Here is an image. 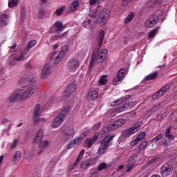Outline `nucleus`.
Masks as SVG:
<instances>
[{
	"mask_svg": "<svg viewBox=\"0 0 177 177\" xmlns=\"http://www.w3.org/2000/svg\"><path fill=\"white\" fill-rule=\"evenodd\" d=\"M80 66H81V62L78 58L72 57L68 60L67 68L70 71H77Z\"/></svg>",
	"mask_w": 177,
	"mask_h": 177,
	"instance_id": "423d86ee",
	"label": "nucleus"
},
{
	"mask_svg": "<svg viewBox=\"0 0 177 177\" xmlns=\"http://www.w3.org/2000/svg\"><path fill=\"white\" fill-rule=\"evenodd\" d=\"M49 145V142L48 140H44L41 144L39 145L40 151H38V155L42 154L44 149H46V147Z\"/></svg>",
	"mask_w": 177,
	"mask_h": 177,
	"instance_id": "393cba45",
	"label": "nucleus"
},
{
	"mask_svg": "<svg viewBox=\"0 0 177 177\" xmlns=\"http://www.w3.org/2000/svg\"><path fill=\"white\" fill-rule=\"evenodd\" d=\"M81 160H80L79 159H76L75 162L73 163L72 167L69 169L70 172L74 171V169H75V168L77 167V165H78V163L80 162Z\"/></svg>",
	"mask_w": 177,
	"mask_h": 177,
	"instance_id": "6e6d98bb",
	"label": "nucleus"
},
{
	"mask_svg": "<svg viewBox=\"0 0 177 177\" xmlns=\"http://www.w3.org/2000/svg\"><path fill=\"white\" fill-rule=\"evenodd\" d=\"M17 63V59H16V55H11L10 57V60L8 62V64L10 66H15Z\"/></svg>",
	"mask_w": 177,
	"mask_h": 177,
	"instance_id": "7c9ffc66",
	"label": "nucleus"
},
{
	"mask_svg": "<svg viewBox=\"0 0 177 177\" xmlns=\"http://www.w3.org/2000/svg\"><path fill=\"white\" fill-rule=\"evenodd\" d=\"M111 128H113V126H111V124L102 128L101 129V131H102V135L109 133V132H110V131H114V129H111Z\"/></svg>",
	"mask_w": 177,
	"mask_h": 177,
	"instance_id": "c9c22d12",
	"label": "nucleus"
},
{
	"mask_svg": "<svg viewBox=\"0 0 177 177\" xmlns=\"http://www.w3.org/2000/svg\"><path fill=\"white\" fill-rule=\"evenodd\" d=\"M111 15V12H110V10L103 9L100 11V13L97 19V23H99V24H101V26H105V24L109 21Z\"/></svg>",
	"mask_w": 177,
	"mask_h": 177,
	"instance_id": "39448f33",
	"label": "nucleus"
},
{
	"mask_svg": "<svg viewBox=\"0 0 177 177\" xmlns=\"http://www.w3.org/2000/svg\"><path fill=\"white\" fill-rule=\"evenodd\" d=\"M171 131H172V127L170 126L166 130L165 136L169 140H174V139H175V137L174 136V135L171 134Z\"/></svg>",
	"mask_w": 177,
	"mask_h": 177,
	"instance_id": "a878e982",
	"label": "nucleus"
},
{
	"mask_svg": "<svg viewBox=\"0 0 177 177\" xmlns=\"http://www.w3.org/2000/svg\"><path fill=\"white\" fill-rule=\"evenodd\" d=\"M147 149V141H142L140 145L136 151V156H139L142 151Z\"/></svg>",
	"mask_w": 177,
	"mask_h": 177,
	"instance_id": "aec40b11",
	"label": "nucleus"
},
{
	"mask_svg": "<svg viewBox=\"0 0 177 177\" xmlns=\"http://www.w3.org/2000/svg\"><path fill=\"white\" fill-rule=\"evenodd\" d=\"M44 136V131H42V129H39L37 131V136L35 138V143H41V142H42V138Z\"/></svg>",
	"mask_w": 177,
	"mask_h": 177,
	"instance_id": "b1692460",
	"label": "nucleus"
},
{
	"mask_svg": "<svg viewBox=\"0 0 177 177\" xmlns=\"http://www.w3.org/2000/svg\"><path fill=\"white\" fill-rule=\"evenodd\" d=\"M163 136H164V134L158 135L156 137H155L151 140V143H157L158 140H161V139H162Z\"/></svg>",
	"mask_w": 177,
	"mask_h": 177,
	"instance_id": "37998d69",
	"label": "nucleus"
},
{
	"mask_svg": "<svg viewBox=\"0 0 177 177\" xmlns=\"http://www.w3.org/2000/svg\"><path fill=\"white\" fill-rule=\"evenodd\" d=\"M20 86H22V88H24V86H27L28 84H30V82H28V79L26 78H21L19 80V82Z\"/></svg>",
	"mask_w": 177,
	"mask_h": 177,
	"instance_id": "e433bc0d",
	"label": "nucleus"
},
{
	"mask_svg": "<svg viewBox=\"0 0 177 177\" xmlns=\"http://www.w3.org/2000/svg\"><path fill=\"white\" fill-rule=\"evenodd\" d=\"M142 125H143V122L142 121L137 122L133 124L132 127H131V129H132L134 133H136V132H138V128H140Z\"/></svg>",
	"mask_w": 177,
	"mask_h": 177,
	"instance_id": "c85d7f7f",
	"label": "nucleus"
},
{
	"mask_svg": "<svg viewBox=\"0 0 177 177\" xmlns=\"http://www.w3.org/2000/svg\"><path fill=\"white\" fill-rule=\"evenodd\" d=\"M139 141L137 140V138H136L135 140H133L131 142H130V146H136V144L138 143Z\"/></svg>",
	"mask_w": 177,
	"mask_h": 177,
	"instance_id": "69168bd1",
	"label": "nucleus"
},
{
	"mask_svg": "<svg viewBox=\"0 0 177 177\" xmlns=\"http://www.w3.org/2000/svg\"><path fill=\"white\" fill-rule=\"evenodd\" d=\"M102 126V122H99V123H97V124H95L94 126H93V129L95 130V131H96V130H97V129H99V128H100V127Z\"/></svg>",
	"mask_w": 177,
	"mask_h": 177,
	"instance_id": "0e129e2a",
	"label": "nucleus"
},
{
	"mask_svg": "<svg viewBox=\"0 0 177 177\" xmlns=\"http://www.w3.org/2000/svg\"><path fill=\"white\" fill-rule=\"evenodd\" d=\"M44 16H45V9L39 8L37 14V18L39 19H44Z\"/></svg>",
	"mask_w": 177,
	"mask_h": 177,
	"instance_id": "4c0bfd02",
	"label": "nucleus"
},
{
	"mask_svg": "<svg viewBox=\"0 0 177 177\" xmlns=\"http://www.w3.org/2000/svg\"><path fill=\"white\" fill-rule=\"evenodd\" d=\"M158 23V16L152 15L145 21V27L147 28H151Z\"/></svg>",
	"mask_w": 177,
	"mask_h": 177,
	"instance_id": "9d476101",
	"label": "nucleus"
},
{
	"mask_svg": "<svg viewBox=\"0 0 177 177\" xmlns=\"http://www.w3.org/2000/svg\"><path fill=\"white\" fill-rule=\"evenodd\" d=\"M37 91V86L32 85L29 86L27 90L21 89L15 91L9 97L10 102H21V100H27L31 97Z\"/></svg>",
	"mask_w": 177,
	"mask_h": 177,
	"instance_id": "f257e3e1",
	"label": "nucleus"
},
{
	"mask_svg": "<svg viewBox=\"0 0 177 177\" xmlns=\"http://www.w3.org/2000/svg\"><path fill=\"white\" fill-rule=\"evenodd\" d=\"M133 133H135L133 132L132 129L129 128L122 133V136L123 138H129V136H131V135H133Z\"/></svg>",
	"mask_w": 177,
	"mask_h": 177,
	"instance_id": "bb28decb",
	"label": "nucleus"
},
{
	"mask_svg": "<svg viewBox=\"0 0 177 177\" xmlns=\"http://www.w3.org/2000/svg\"><path fill=\"white\" fill-rule=\"evenodd\" d=\"M132 96L131 95H127L122 98L118 99L115 101L113 106H118V104H121V103H124V102H127L128 99H131Z\"/></svg>",
	"mask_w": 177,
	"mask_h": 177,
	"instance_id": "4be33fe9",
	"label": "nucleus"
},
{
	"mask_svg": "<svg viewBox=\"0 0 177 177\" xmlns=\"http://www.w3.org/2000/svg\"><path fill=\"white\" fill-rule=\"evenodd\" d=\"M9 15L3 13L0 15V27H5L8 25Z\"/></svg>",
	"mask_w": 177,
	"mask_h": 177,
	"instance_id": "2eb2a0df",
	"label": "nucleus"
},
{
	"mask_svg": "<svg viewBox=\"0 0 177 177\" xmlns=\"http://www.w3.org/2000/svg\"><path fill=\"white\" fill-rule=\"evenodd\" d=\"M127 68H122L120 69L117 73V75L115 77H114L113 80V85H118L119 84H121L122 82V80H124V77L125 75H127Z\"/></svg>",
	"mask_w": 177,
	"mask_h": 177,
	"instance_id": "6e6552de",
	"label": "nucleus"
},
{
	"mask_svg": "<svg viewBox=\"0 0 177 177\" xmlns=\"http://www.w3.org/2000/svg\"><path fill=\"white\" fill-rule=\"evenodd\" d=\"M106 149L105 148H103L102 147H100V148L98 149L97 153L100 156H102V154H104V153H106Z\"/></svg>",
	"mask_w": 177,
	"mask_h": 177,
	"instance_id": "052dcab7",
	"label": "nucleus"
},
{
	"mask_svg": "<svg viewBox=\"0 0 177 177\" xmlns=\"http://www.w3.org/2000/svg\"><path fill=\"white\" fill-rule=\"evenodd\" d=\"M133 165H126V168H127V172H131V171H132V168H133Z\"/></svg>",
	"mask_w": 177,
	"mask_h": 177,
	"instance_id": "338daca9",
	"label": "nucleus"
},
{
	"mask_svg": "<svg viewBox=\"0 0 177 177\" xmlns=\"http://www.w3.org/2000/svg\"><path fill=\"white\" fill-rule=\"evenodd\" d=\"M19 4V0H9L8 1V7L9 8H15V6H17Z\"/></svg>",
	"mask_w": 177,
	"mask_h": 177,
	"instance_id": "a19ab883",
	"label": "nucleus"
},
{
	"mask_svg": "<svg viewBox=\"0 0 177 177\" xmlns=\"http://www.w3.org/2000/svg\"><path fill=\"white\" fill-rule=\"evenodd\" d=\"M64 57L63 55H60V53H59L54 59V64H59V62H62Z\"/></svg>",
	"mask_w": 177,
	"mask_h": 177,
	"instance_id": "79ce46f5",
	"label": "nucleus"
},
{
	"mask_svg": "<svg viewBox=\"0 0 177 177\" xmlns=\"http://www.w3.org/2000/svg\"><path fill=\"white\" fill-rule=\"evenodd\" d=\"M104 39V31L101 30L99 33L98 38L97 39V42L99 48H102V46L103 45Z\"/></svg>",
	"mask_w": 177,
	"mask_h": 177,
	"instance_id": "5701e85b",
	"label": "nucleus"
},
{
	"mask_svg": "<svg viewBox=\"0 0 177 177\" xmlns=\"http://www.w3.org/2000/svg\"><path fill=\"white\" fill-rule=\"evenodd\" d=\"M54 99H55V97H52L50 100L47 101V102L46 104V109H48V107H50L53 104Z\"/></svg>",
	"mask_w": 177,
	"mask_h": 177,
	"instance_id": "4d7b16f0",
	"label": "nucleus"
},
{
	"mask_svg": "<svg viewBox=\"0 0 177 177\" xmlns=\"http://www.w3.org/2000/svg\"><path fill=\"white\" fill-rule=\"evenodd\" d=\"M85 154V149H82L80 154L78 155L77 160H82V158L84 157V155Z\"/></svg>",
	"mask_w": 177,
	"mask_h": 177,
	"instance_id": "680f3d73",
	"label": "nucleus"
},
{
	"mask_svg": "<svg viewBox=\"0 0 177 177\" xmlns=\"http://www.w3.org/2000/svg\"><path fill=\"white\" fill-rule=\"evenodd\" d=\"M134 106H135V102L133 101L130 102H127L120 106H118L115 109V111H117V113H122V111L129 110V109H132V107H134Z\"/></svg>",
	"mask_w": 177,
	"mask_h": 177,
	"instance_id": "f8f14e48",
	"label": "nucleus"
},
{
	"mask_svg": "<svg viewBox=\"0 0 177 177\" xmlns=\"http://www.w3.org/2000/svg\"><path fill=\"white\" fill-rule=\"evenodd\" d=\"M53 28L55 30L56 32H58V34H60L63 30H64V26H63V24L60 21H57L53 24Z\"/></svg>",
	"mask_w": 177,
	"mask_h": 177,
	"instance_id": "a211bd4d",
	"label": "nucleus"
},
{
	"mask_svg": "<svg viewBox=\"0 0 177 177\" xmlns=\"http://www.w3.org/2000/svg\"><path fill=\"white\" fill-rule=\"evenodd\" d=\"M98 137L97 136L95 135L91 139L88 138L86 140V145H87L88 149H91L93 145L95 143L96 140H97Z\"/></svg>",
	"mask_w": 177,
	"mask_h": 177,
	"instance_id": "412c9836",
	"label": "nucleus"
},
{
	"mask_svg": "<svg viewBox=\"0 0 177 177\" xmlns=\"http://www.w3.org/2000/svg\"><path fill=\"white\" fill-rule=\"evenodd\" d=\"M146 137V133L145 132H141L136 138L138 142H140V140H143Z\"/></svg>",
	"mask_w": 177,
	"mask_h": 177,
	"instance_id": "603ef678",
	"label": "nucleus"
},
{
	"mask_svg": "<svg viewBox=\"0 0 177 177\" xmlns=\"http://www.w3.org/2000/svg\"><path fill=\"white\" fill-rule=\"evenodd\" d=\"M84 24L86 28H88V30H92V28H93V21L90 19H86Z\"/></svg>",
	"mask_w": 177,
	"mask_h": 177,
	"instance_id": "cd10ccee",
	"label": "nucleus"
},
{
	"mask_svg": "<svg viewBox=\"0 0 177 177\" xmlns=\"http://www.w3.org/2000/svg\"><path fill=\"white\" fill-rule=\"evenodd\" d=\"M95 164V160L92 158L87 159L86 161L83 162L81 165L80 168L81 169H86L88 167H91Z\"/></svg>",
	"mask_w": 177,
	"mask_h": 177,
	"instance_id": "6ab92c4d",
	"label": "nucleus"
},
{
	"mask_svg": "<svg viewBox=\"0 0 177 177\" xmlns=\"http://www.w3.org/2000/svg\"><path fill=\"white\" fill-rule=\"evenodd\" d=\"M135 162H136V160H135V156H130L129 160L127 161V165L135 166Z\"/></svg>",
	"mask_w": 177,
	"mask_h": 177,
	"instance_id": "c03bdc74",
	"label": "nucleus"
},
{
	"mask_svg": "<svg viewBox=\"0 0 177 177\" xmlns=\"http://www.w3.org/2000/svg\"><path fill=\"white\" fill-rule=\"evenodd\" d=\"M125 124V120L123 118L118 119L113 124H111V129H117V128H120L122 127Z\"/></svg>",
	"mask_w": 177,
	"mask_h": 177,
	"instance_id": "dca6fc26",
	"label": "nucleus"
},
{
	"mask_svg": "<svg viewBox=\"0 0 177 177\" xmlns=\"http://www.w3.org/2000/svg\"><path fill=\"white\" fill-rule=\"evenodd\" d=\"M133 17H135V14L133 12H130L127 18L124 19V24H128V23H131L132 20L133 19Z\"/></svg>",
	"mask_w": 177,
	"mask_h": 177,
	"instance_id": "72a5a7b5",
	"label": "nucleus"
},
{
	"mask_svg": "<svg viewBox=\"0 0 177 177\" xmlns=\"http://www.w3.org/2000/svg\"><path fill=\"white\" fill-rule=\"evenodd\" d=\"M114 138V135H108L106 136L101 142L100 147L106 149L109 148V144L111 140H113V138Z\"/></svg>",
	"mask_w": 177,
	"mask_h": 177,
	"instance_id": "ddd939ff",
	"label": "nucleus"
},
{
	"mask_svg": "<svg viewBox=\"0 0 177 177\" xmlns=\"http://www.w3.org/2000/svg\"><path fill=\"white\" fill-rule=\"evenodd\" d=\"M64 114H66V111H62L53 120L52 122L53 128H57V127H60V125L63 124V122L66 118L64 117Z\"/></svg>",
	"mask_w": 177,
	"mask_h": 177,
	"instance_id": "1a4fd4ad",
	"label": "nucleus"
},
{
	"mask_svg": "<svg viewBox=\"0 0 177 177\" xmlns=\"http://www.w3.org/2000/svg\"><path fill=\"white\" fill-rule=\"evenodd\" d=\"M158 77V72H153V73H150L148 76H147V81H152L153 80H156Z\"/></svg>",
	"mask_w": 177,
	"mask_h": 177,
	"instance_id": "c756f323",
	"label": "nucleus"
},
{
	"mask_svg": "<svg viewBox=\"0 0 177 177\" xmlns=\"http://www.w3.org/2000/svg\"><path fill=\"white\" fill-rule=\"evenodd\" d=\"M133 2V0H122L121 1V6H128L131 5Z\"/></svg>",
	"mask_w": 177,
	"mask_h": 177,
	"instance_id": "09e8293b",
	"label": "nucleus"
},
{
	"mask_svg": "<svg viewBox=\"0 0 177 177\" xmlns=\"http://www.w3.org/2000/svg\"><path fill=\"white\" fill-rule=\"evenodd\" d=\"M61 130L62 131V140H64V142L71 140L75 136V131L73 127H63Z\"/></svg>",
	"mask_w": 177,
	"mask_h": 177,
	"instance_id": "7ed1b4c3",
	"label": "nucleus"
},
{
	"mask_svg": "<svg viewBox=\"0 0 177 177\" xmlns=\"http://www.w3.org/2000/svg\"><path fill=\"white\" fill-rule=\"evenodd\" d=\"M16 146H17V140H13V141L10 143V149H16Z\"/></svg>",
	"mask_w": 177,
	"mask_h": 177,
	"instance_id": "13d9d810",
	"label": "nucleus"
},
{
	"mask_svg": "<svg viewBox=\"0 0 177 177\" xmlns=\"http://www.w3.org/2000/svg\"><path fill=\"white\" fill-rule=\"evenodd\" d=\"M62 111H65L64 118H66V115H67V113L70 111V106H66Z\"/></svg>",
	"mask_w": 177,
	"mask_h": 177,
	"instance_id": "774afa93",
	"label": "nucleus"
},
{
	"mask_svg": "<svg viewBox=\"0 0 177 177\" xmlns=\"http://www.w3.org/2000/svg\"><path fill=\"white\" fill-rule=\"evenodd\" d=\"M77 145V138H74L73 140H71L68 145H67V149L68 150H70V149H73L74 146Z\"/></svg>",
	"mask_w": 177,
	"mask_h": 177,
	"instance_id": "ea45409f",
	"label": "nucleus"
},
{
	"mask_svg": "<svg viewBox=\"0 0 177 177\" xmlns=\"http://www.w3.org/2000/svg\"><path fill=\"white\" fill-rule=\"evenodd\" d=\"M79 5L80 4L78 3V1H74L72 3L71 10H73V12H75V10H77V9H78Z\"/></svg>",
	"mask_w": 177,
	"mask_h": 177,
	"instance_id": "de8ad7c7",
	"label": "nucleus"
},
{
	"mask_svg": "<svg viewBox=\"0 0 177 177\" xmlns=\"http://www.w3.org/2000/svg\"><path fill=\"white\" fill-rule=\"evenodd\" d=\"M107 57V49L103 48L101 50L96 48L93 52L90 63L88 65L89 68L93 67L95 60L97 63H102Z\"/></svg>",
	"mask_w": 177,
	"mask_h": 177,
	"instance_id": "f03ea898",
	"label": "nucleus"
},
{
	"mask_svg": "<svg viewBox=\"0 0 177 177\" xmlns=\"http://www.w3.org/2000/svg\"><path fill=\"white\" fill-rule=\"evenodd\" d=\"M169 89H171V85L169 84H167L165 86H163L160 90V93L161 95H163L165 93H167V92H168V91H169Z\"/></svg>",
	"mask_w": 177,
	"mask_h": 177,
	"instance_id": "58836bf2",
	"label": "nucleus"
},
{
	"mask_svg": "<svg viewBox=\"0 0 177 177\" xmlns=\"http://www.w3.org/2000/svg\"><path fill=\"white\" fill-rule=\"evenodd\" d=\"M21 55H22L25 59H27L28 57V56H30V49L28 47H26L21 52Z\"/></svg>",
	"mask_w": 177,
	"mask_h": 177,
	"instance_id": "f704fd0d",
	"label": "nucleus"
},
{
	"mask_svg": "<svg viewBox=\"0 0 177 177\" xmlns=\"http://www.w3.org/2000/svg\"><path fill=\"white\" fill-rule=\"evenodd\" d=\"M17 158H19L20 160V158H21V153H20L19 151H17L15 152V153L14 154V156L12 158V161H16V160H17Z\"/></svg>",
	"mask_w": 177,
	"mask_h": 177,
	"instance_id": "3c124183",
	"label": "nucleus"
},
{
	"mask_svg": "<svg viewBox=\"0 0 177 177\" xmlns=\"http://www.w3.org/2000/svg\"><path fill=\"white\" fill-rule=\"evenodd\" d=\"M63 12H64V7H60L59 9L55 10V15H56L57 16H61Z\"/></svg>",
	"mask_w": 177,
	"mask_h": 177,
	"instance_id": "5fc2aeb1",
	"label": "nucleus"
},
{
	"mask_svg": "<svg viewBox=\"0 0 177 177\" xmlns=\"http://www.w3.org/2000/svg\"><path fill=\"white\" fill-rule=\"evenodd\" d=\"M99 82L101 85H106L107 84V76L103 75L100 80Z\"/></svg>",
	"mask_w": 177,
	"mask_h": 177,
	"instance_id": "49530a36",
	"label": "nucleus"
},
{
	"mask_svg": "<svg viewBox=\"0 0 177 177\" xmlns=\"http://www.w3.org/2000/svg\"><path fill=\"white\" fill-rule=\"evenodd\" d=\"M105 168H107V164L102 162L100 164L97 169L98 171H103V169H105Z\"/></svg>",
	"mask_w": 177,
	"mask_h": 177,
	"instance_id": "bf43d9fd",
	"label": "nucleus"
},
{
	"mask_svg": "<svg viewBox=\"0 0 177 177\" xmlns=\"http://www.w3.org/2000/svg\"><path fill=\"white\" fill-rule=\"evenodd\" d=\"M16 59H17V62H21L22 60H24V59H26L25 57H24V56L22 55V54H21L19 56H16Z\"/></svg>",
	"mask_w": 177,
	"mask_h": 177,
	"instance_id": "e2e57ef3",
	"label": "nucleus"
},
{
	"mask_svg": "<svg viewBox=\"0 0 177 177\" xmlns=\"http://www.w3.org/2000/svg\"><path fill=\"white\" fill-rule=\"evenodd\" d=\"M41 115V105L39 104H37L34 108L33 111V122L37 124V122H39L41 119H39V116Z\"/></svg>",
	"mask_w": 177,
	"mask_h": 177,
	"instance_id": "9b49d317",
	"label": "nucleus"
},
{
	"mask_svg": "<svg viewBox=\"0 0 177 177\" xmlns=\"http://www.w3.org/2000/svg\"><path fill=\"white\" fill-rule=\"evenodd\" d=\"M35 45H37V40H30L28 42V46H26V48H28V49H31V48H34Z\"/></svg>",
	"mask_w": 177,
	"mask_h": 177,
	"instance_id": "864d4df0",
	"label": "nucleus"
},
{
	"mask_svg": "<svg viewBox=\"0 0 177 177\" xmlns=\"http://www.w3.org/2000/svg\"><path fill=\"white\" fill-rule=\"evenodd\" d=\"M157 32H158V28H156L155 29L152 30L149 34V38H154V37H156V34H157Z\"/></svg>",
	"mask_w": 177,
	"mask_h": 177,
	"instance_id": "a18cd8bd",
	"label": "nucleus"
},
{
	"mask_svg": "<svg viewBox=\"0 0 177 177\" xmlns=\"http://www.w3.org/2000/svg\"><path fill=\"white\" fill-rule=\"evenodd\" d=\"M99 97V93L97 91L93 90L87 94V100L91 102V100H96Z\"/></svg>",
	"mask_w": 177,
	"mask_h": 177,
	"instance_id": "f3484780",
	"label": "nucleus"
},
{
	"mask_svg": "<svg viewBox=\"0 0 177 177\" xmlns=\"http://www.w3.org/2000/svg\"><path fill=\"white\" fill-rule=\"evenodd\" d=\"M68 52V45L65 44L61 48V50L59 53L61 56H65L66 53Z\"/></svg>",
	"mask_w": 177,
	"mask_h": 177,
	"instance_id": "2f4dec72",
	"label": "nucleus"
},
{
	"mask_svg": "<svg viewBox=\"0 0 177 177\" xmlns=\"http://www.w3.org/2000/svg\"><path fill=\"white\" fill-rule=\"evenodd\" d=\"M50 70H52L50 65H49V64H46L42 68L41 77L43 80L46 78V77L50 74Z\"/></svg>",
	"mask_w": 177,
	"mask_h": 177,
	"instance_id": "4468645a",
	"label": "nucleus"
},
{
	"mask_svg": "<svg viewBox=\"0 0 177 177\" xmlns=\"http://www.w3.org/2000/svg\"><path fill=\"white\" fill-rule=\"evenodd\" d=\"M161 96H163V95L161 94V91L159 90L152 96V99L156 100V99H160Z\"/></svg>",
	"mask_w": 177,
	"mask_h": 177,
	"instance_id": "8fccbe9b",
	"label": "nucleus"
},
{
	"mask_svg": "<svg viewBox=\"0 0 177 177\" xmlns=\"http://www.w3.org/2000/svg\"><path fill=\"white\" fill-rule=\"evenodd\" d=\"M76 93L77 86L75 84H70L65 88L64 96H65V97H74Z\"/></svg>",
	"mask_w": 177,
	"mask_h": 177,
	"instance_id": "0eeeda50",
	"label": "nucleus"
},
{
	"mask_svg": "<svg viewBox=\"0 0 177 177\" xmlns=\"http://www.w3.org/2000/svg\"><path fill=\"white\" fill-rule=\"evenodd\" d=\"M158 161H160V158L154 157L147 162V165L148 167H150V165H155L157 164V162H158Z\"/></svg>",
	"mask_w": 177,
	"mask_h": 177,
	"instance_id": "473e14b6",
	"label": "nucleus"
},
{
	"mask_svg": "<svg viewBox=\"0 0 177 177\" xmlns=\"http://www.w3.org/2000/svg\"><path fill=\"white\" fill-rule=\"evenodd\" d=\"M174 165L169 162H166L160 168V174L162 177L169 176L174 172Z\"/></svg>",
	"mask_w": 177,
	"mask_h": 177,
	"instance_id": "20e7f679",
	"label": "nucleus"
}]
</instances>
